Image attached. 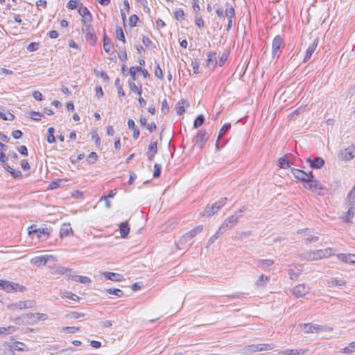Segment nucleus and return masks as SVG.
I'll list each match as a JSON object with an SVG mask.
<instances>
[{
    "mask_svg": "<svg viewBox=\"0 0 355 355\" xmlns=\"http://www.w3.org/2000/svg\"><path fill=\"white\" fill-rule=\"evenodd\" d=\"M333 251V249L327 248L326 249L306 252L302 254V257L306 261H317L331 256L334 254Z\"/></svg>",
    "mask_w": 355,
    "mask_h": 355,
    "instance_id": "f257e3e1",
    "label": "nucleus"
},
{
    "mask_svg": "<svg viewBox=\"0 0 355 355\" xmlns=\"http://www.w3.org/2000/svg\"><path fill=\"white\" fill-rule=\"evenodd\" d=\"M227 202V198L226 197L220 198L219 200L215 202L212 204H208L204 211L202 213L203 216L211 217L215 213H216L219 209H221Z\"/></svg>",
    "mask_w": 355,
    "mask_h": 355,
    "instance_id": "f03ea898",
    "label": "nucleus"
},
{
    "mask_svg": "<svg viewBox=\"0 0 355 355\" xmlns=\"http://www.w3.org/2000/svg\"><path fill=\"white\" fill-rule=\"evenodd\" d=\"M0 287H1L2 289H3L7 293L17 291L23 292L26 289V288L22 285L2 279H0Z\"/></svg>",
    "mask_w": 355,
    "mask_h": 355,
    "instance_id": "7ed1b4c3",
    "label": "nucleus"
},
{
    "mask_svg": "<svg viewBox=\"0 0 355 355\" xmlns=\"http://www.w3.org/2000/svg\"><path fill=\"white\" fill-rule=\"evenodd\" d=\"M207 139V132L205 129H201L197 132L192 141L195 146H197L200 150H202Z\"/></svg>",
    "mask_w": 355,
    "mask_h": 355,
    "instance_id": "20e7f679",
    "label": "nucleus"
},
{
    "mask_svg": "<svg viewBox=\"0 0 355 355\" xmlns=\"http://www.w3.org/2000/svg\"><path fill=\"white\" fill-rule=\"evenodd\" d=\"M284 48L283 39L280 35H277L272 42V57L275 58L276 56L279 57Z\"/></svg>",
    "mask_w": 355,
    "mask_h": 355,
    "instance_id": "39448f33",
    "label": "nucleus"
},
{
    "mask_svg": "<svg viewBox=\"0 0 355 355\" xmlns=\"http://www.w3.org/2000/svg\"><path fill=\"white\" fill-rule=\"evenodd\" d=\"M225 6V16L228 19L227 31H229L232 28L233 23L235 21V10L234 6L229 2H226Z\"/></svg>",
    "mask_w": 355,
    "mask_h": 355,
    "instance_id": "423d86ee",
    "label": "nucleus"
},
{
    "mask_svg": "<svg viewBox=\"0 0 355 355\" xmlns=\"http://www.w3.org/2000/svg\"><path fill=\"white\" fill-rule=\"evenodd\" d=\"M203 230V226L202 225H198L195 227L193 229L190 230L189 232H187L185 234H184L182 238L180 239L178 241V244H182L194 238L196 235H198L199 233H200Z\"/></svg>",
    "mask_w": 355,
    "mask_h": 355,
    "instance_id": "0eeeda50",
    "label": "nucleus"
},
{
    "mask_svg": "<svg viewBox=\"0 0 355 355\" xmlns=\"http://www.w3.org/2000/svg\"><path fill=\"white\" fill-rule=\"evenodd\" d=\"M266 348V344H252L242 347L239 352L242 354H250L253 352L263 351Z\"/></svg>",
    "mask_w": 355,
    "mask_h": 355,
    "instance_id": "6e6552de",
    "label": "nucleus"
},
{
    "mask_svg": "<svg viewBox=\"0 0 355 355\" xmlns=\"http://www.w3.org/2000/svg\"><path fill=\"white\" fill-rule=\"evenodd\" d=\"M51 273L54 275H65L68 279L73 277L72 275H71V269L64 267V266H59V265H55V266H51Z\"/></svg>",
    "mask_w": 355,
    "mask_h": 355,
    "instance_id": "1a4fd4ad",
    "label": "nucleus"
},
{
    "mask_svg": "<svg viewBox=\"0 0 355 355\" xmlns=\"http://www.w3.org/2000/svg\"><path fill=\"white\" fill-rule=\"evenodd\" d=\"M304 187L313 192H316L318 190L323 189L322 184L315 179L311 173L309 180H307L305 182Z\"/></svg>",
    "mask_w": 355,
    "mask_h": 355,
    "instance_id": "9d476101",
    "label": "nucleus"
},
{
    "mask_svg": "<svg viewBox=\"0 0 355 355\" xmlns=\"http://www.w3.org/2000/svg\"><path fill=\"white\" fill-rule=\"evenodd\" d=\"M240 216L232 215L225 219L221 225L219 227L220 230H223L224 232L227 229H232L239 221Z\"/></svg>",
    "mask_w": 355,
    "mask_h": 355,
    "instance_id": "9b49d317",
    "label": "nucleus"
},
{
    "mask_svg": "<svg viewBox=\"0 0 355 355\" xmlns=\"http://www.w3.org/2000/svg\"><path fill=\"white\" fill-rule=\"evenodd\" d=\"M28 234L30 236L36 235L37 239L40 241H46L50 234L49 230L46 227L42 229H35L33 230H29Z\"/></svg>",
    "mask_w": 355,
    "mask_h": 355,
    "instance_id": "f8f14e48",
    "label": "nucleus"
},
{
    "mask_svg": "<svg viewBox=\"0 0 355 355\" xmlns=\"http://www.w3.org/2000/svg\"><path fill=\"white\" fill-rule=\"evenodd\" d=\"M206 67L214 70L218 64L217 53L216 51H209L207 54Z\"/></svg>",
    "mask_w": 355,
    "mask_h": 355,
    "instance_id": "ddd939ff",
    "label": "nucleus"
},
{
    "mask_svg": "<svg viewBox=\"0 0 355 355\" xmlns=\"http://www.w3.org/2000/svg\"><path fill=\"white\" fill-rule=\"evenodd\" d=\"M339 157L341 159L350 160L355 157V149L353 146H349L340 151Z\"/></svg>",
    "mask_w": 355,
    "mask_h": 355,
    "instance_id": "4468645a",
    "label": "nucleus"
},
{
    "mask_svg": "<svg viewBox=\"0 0 355 355\" xmlns=\"http://www.w3.org/2000/svg\"><path fill=\"white\" fill-rule=\"evenodd\" d=\"M317 328L318 327L316 324H313L311 323L300 324L297 327V329L304 334L317 332Z\"/></svg>",
    "mask_w": 355,
    "mask_h": 355,
    "instance_id": "2eb2a0df",
    "label": "nucleus"
},
{
    "mask_svg": "<svg viewBox=\"0 0 355 355\" xmlns=\"http://www.w3.org/2000/svg\"><path fill=\"white\" fill-rule=\"evenodd\" d=\"M291 174L297 179L303 181L304 182H306L307 180H309L311 173L308 174L304 171L296 169V168H292L291 169Z\"/></svg>",
    "mask_w": 355,
    "mask_h": 355,
    "instance_id": "dca6fc26",
    "label": "nucleus"
},
{
    "mask_svg": "<svg viewBox=\"0 0 355 355\" xmlns=\"http://www.w3.org/2000/svg\"><path fill=\"white\" fill-rule=\"evenodd\" d=\"M309 288L304 284L295 286L293 289V293L297 297L304 296L309 293Z\"/></svg>",
    "mask_w": 355,
    "mask_h": 355,
    "instance_id": "f3484780",
    "label": "nucleus"
},
{
    "mask_svg": "<svg viewBox=\"0 0 355 355\" xmlns=\"http://www.w3.org/2000/svg\"><path fill=\"white\" fill-rule=\"evenodd\" d=\"M50 259H54V257L52 255L35 257L31 259V263L37 266H40L42 264L45 265Z\"/></svg>",
    "mask_w": 355,
    "mask_h": 355,
    "instance_id": "a211bd4d",
    "label": "nucleus"
},
{
    "mask_svg": "<svg viewBox=\"0 0 355 355\" xmlns=\"http://www.w3.org/2000/svg\"><path fill=\"white\" fill-rule=\"evenodd\" d=\"M306 162L310 164L312 168H321L324 164V160L321 157H316L313 159L310 157L307 158Z\"/></svg>",
    "mask_w": 355,
    "mask_h": 355,
    "instance_id": "6ab92c4d",
    "label": "nucleus"
},
{
    "mask_svg": "<svg viewBox=\"0 0 355 355\" xmlns=\"http://www.w3.org/2000/svg\"><path fill=\"white\" fill-rule=\"evenodd\" d=\"M318 38H315L313 40V42L309 46L303 60L304 62H307L311 58V55H313V52L315 51L318 46Z\"/></svg>",
    "mask_w": 355,
    "mask_h": 355,
    "instance_id": "aec40b11",
    "label": "nucleus"
},
{
    "mask_svg": "<svg viewBox=\"0 0 355 355\" xmlns=\"http://www.w3.org/2000/svg\"><path fill=\"white\" fill-rule=\"evenodd\" d=\"M338 259L346 263H355V254L340 253L337 255Z\"/></svg>",
    "mask_w": 355,
    "mask_h": 355,
    "instance_id": "412c9836",
    "label": "nucleus"
},
{
    "mask_svg": "<svg viewBox=\"0 0 355 355\" xmlns=\"http://www.w3.org/2000/svg\"><path fill=\"white\" fill-rule=\"evenodd\" d=\"M157 141H150V145L148 146V151H147V153H146V155L148 158V159L150 161H151L155 155L157 153Z\"/></svg>",
    "mask_w": 355,
    "mask_h": 355,
    "instance_id": "4be33fe9",
    "label": "nucleus"
},
{
    "mask_svg": "<svg viewBox=\"0 0 355 355\" xmlns=\"http://www.w3.org/2000/svg\"><path fill=\"white\" fill-rule=\"evenodd\" d=\"M73 235V230L69 223H64L62 225L60 230V236L61 238Z\"/></svg>",
    "mask_w": 355,
    "mask_h": 355,
    "instance_id": "5701e85b",
    "label": "nucleus"
},
{
    "mask_svg": "<svg viewBox=\"0 0 355 355\" xmlns=\"http://www.w3.org/2000/svg\"><path fill=\"white\" fill-rule=\"evenodd\" d=\"M36 317L37 316L35 315V313H32L23 315V324H33L34 323H37V319Z\"/></svg>",
    "mask_w": 355,
    "mask_h": 355,
    "instance_id": "b1692460",
    "label": "nucleus"
},
{
    "mask_svg": "<svg viewBox=\"0 0 355 355\" xmlns=\"http://www.w3.org/2000/svg\"><path fill=\"white\" fill-rule=\"evenodd\" d=\"M103 275L106 279L112 281L120 282L123 279V275L119 273L105 272Z\"/></svg>",
    "mask_w": 355,
    "mask_h": 355,
    "instance_id": "393cba45",
    "label": "nucleus"
},
{
    "mask_svg": "<svg viewBox=\"0 0 355 355\" xmlns=\"http://www.w3.org/2000/svg\"><path fill=\"white\" fill-rule=\"evenodd\" d=\"M128 127L129 129L132 130L133 131L132 137L135 139H137L139 137V130L137 128L135 121L132 119H128Z\"/></svg>",
    "mask_w": 355,
    "mask_h": 355,
    "instance_id": "a878e982",
    "label": "nucleus"
},
{
    "mask_svg": "<svg viewBox=\"0 0 355 355\" xmlns=\"http://www.w3.org/2000/svg\"><path fill=\"white\" fill-rule=\"evenodd\" d=\"M11 306L12 308H15V309H27L28 307H32L33 302H31V301H19V302L12 304Z\"/></svg>",
    "mask_w": 355,
    "mask_h": 355,
    "instance_id": "bb28decb",
    "label": "nucleus"
},
{
    "mask_svg": "<svg viewBox=\"0 0 355 355\" xmlns=\"http://www.w3.org/2000/svg\"><path fill=\"white\" fill-rule=\"evenodd\" d=\"M119 232L121 238H126L130 232V227L127 221L123 222L119 225Z\"/></svg>",
    "mask_w": 355,
    "mask_h": 355,
    "instance_id": "cd10ccee",
    "label": "nucleus"
},
{
    "mask_svg": "<svg viewBox=\"0 0 355 355\" xmlns=\"http://www.w3.org/2000/svg\"><path fill=\"white\" fill-rule=\"evenodd\" d=\"M103 43L104 51L106 53H109L110 49L112 47V44L110 38L107 36L105 30L103 31Z\"/></svg>",
    "mask_w": 355,
    "mask_h": 355,
    "instance_id": "c85d7f7f",
    "label": "nucleus"
},
{
    "mask_svg": "<svg viewBox=\"0 0 355 355\" xmlns=\"http://www.w3.org/2000/svg\"><path fill=\"white\" fill-rule=\"evenodd\" d=\"M345 282L341 279H338L336 278H331L327 281V285L329 287H334V286H342L345 285Z\"/></svg>",
    "mask_w": 355,
    "mask_h": 355,
    "instance_id": "c756f323",
    "label": "nucleus"
},
{
    "mask_svg": "<svg viewBox=\"0 0 355 355\" xmlns=\"http://www.w3.org/2000/svg\"><path fill=\"white\" fill-rule=\"evenodd\" d=\"M349 208L345 214V220L349 221L350 218H352L355 212V202H352V204H348Z\"/></svg>",
    "mask_w": 355,
    "mask_h": 355,
    "instance_id": "7c9ffc66",
    "label": "nucleus"
},
{
    "mask_svg": "<svg viewBox=\"0 0 355 355\" xmlns=\"http://www.w3.org/2000/svg\"><path fill=\"white\" fill-rule=\"evenodd\" d=\"M128 86L130 87V89L132 91V92H136L138 94L139 96H141V93H142V89H141V86H137L135 83V81H130L129 80L128 81Z\"/></svg>",
    "mask_w": 355,
    "mask_h": 355,
    "instance_id": "2f4dec72",
    "label": "nucleus"
},
{
    "mask_svg": "<svg viewBox=\"0 0 355 355\" xmlns=\"http://www.w3.org/2000/svg\"><path fill=\"white\" fill-rule=\"evenodd\" d=\"M72 278H71V279H73L75 280L76 282H80V283H83V284H89L91 282V279L87 277H85V276H81V275H72Z\"/></svg>",
    "mask_w": 355,
    "mask_h": 355,
    "instance_id": "473e14b6",
    "label": "nucleus"
},
{
    "mask_svg": "<svg viewBox=\"0 0 355 355\" xmlns=\"http://www.w3.org/2000/svg\"><path fill=\"white\" fill-rule=\"evenodd\" d=\"M205 116L202 114L198 115L194 121L193 128H198L200 127L205 122Z\"/></svg>",
    "mask_w": 355,
    "mask_h": 355,
    "instance_id": "72a5a7b5",
    "label": "nucleus"
},
{
    "mask_svg": "<svg viewBox=\"0 0 355 355\" xmlns=\"http://www.w3.org/2000/svg\"><path fill=\"white\" fill-rule=\"evenodd\" d=\"M116 38L120 41H122L123 43L125 42V38L123 33V31L121 27H117L115 31Z\"/></svg>",
    "mask_w": 355,
    "mask_h": 355,
    "instance_id": "f704fd0d",
    "label": "nucleus"
},
{
    "mask_svg": "<svg viewBox=\"0 0 355 355\" xmlns=\"http://www.w3.org/2000/svg\"><path fill=\"white\" fill-rule=\"evenodd\" d=\"M85 39L91 45H94L97 40L96 36L94 34V32L86 34Z\"/></svg>",
    "mask_w": 355,
    "mask_h": 355,
    "instance_id": "c9c22d12",
    "label": "nucleus"
},
{
    "mask_svg": "<svg viewBox=\"0 0 355 355\" xmlns=\"http://www.w3.org/2000/svg\"><path fill=\"white\" fill-rule=\"evenodd\" d=\"M55 129L53 127H50L48 129V136H47V141L49 144H53L55 141V138L54 136Z\"/></svg>",
    "mask_w": 355,
    "mask_h": 355,
    "instance_id": "e433bc0d",
    "label": "nucleus"
},
{
    "mask_svg": "<svg viewBox=\"0 0 355 355\" xmlns=\"http://www.w3.org/2000/svg\"><path fill=\"white\" fill-rule=\"evenodd\" d=\"M224 234L223 230H220V228L215 232V234L209 239L207 242V245H211L219 237L220 234Z\"/></svg>",
    "mask_w": 355,
    "mask_h": 355,
    "instance_id": "4c0bfd02",
    "label": "nucleus"
},
{
    "mask_svg": "<svg viewBox=\"0 0 355 355\" xmlns=\"http://www.w3.org/2000/svg\"><path fill=\"white\" fill-rule=\"evenodd\" d=\"M291 163L284 157H281L278 160V165L282 168H287L291 166Z\"/></svg>",
    "mask_w": 355,
    "mask_h": 355,
    "instance_id": "58836bf2",
    "label": "nucleus"
},
{
    "mask_svg": "<svg viewBox=\"0 0 355 355\" xmlns=\"http://www.w3.org/2000/svg\"><path fill=\"white\" fill-rule=\"evenodd\" d=\"M42 116H43V115L39 112L31 111L29 112V117L34 121H40Z\"/></svg>",
    "mask_w": 355,
    "mask_h": 355,
    "instance_id": "ea45409f",
    "label": "nucleus"
},
{
    "mask_svg": "<svg viewBox=\"0 0 355 355\" xmlns=\"http://www.w3.org/2000/svg\"><path fill=\"white\" fill-rule=\"evenodd\" d=\"M107 293L117 297H121L123 295V291L119 288H109L107 290Z\"/></svg>",
    "mask_w": 355,
    "mask_h": 355,
    "instance_id": "a19ab883",
    "label": "nucleus"
},
{
    "mask_svg": "<svg viewBox=\"0 0 355 355\" xmlns=\"http://www.w3.org/2000/svg\"><path fill=\"white\" fill-rule=\"evenodd\" d=\"M230 127L231 125L230 123H226L223 125L220 130L218 139L223 137V135L230 129Z\"/></svg>",
    "mask_w": 355,
    "mask_h": 355,
    "instance_id": "79ce46f5",
    "label": "nucleus"
},
{
    "mask_svg": "<svg viewBox=\"0 0 355 355\" xmlns=\"http://www.w3.org/2000/svg\"><path fill=\"white\" fill-rule=\"evenodd\" d=\"M355 186L352 189L349 193L347 195V203L352 204V202H355Z\"/></svg>",
    "mask_w": 355,
    "mask_h": 355,
    "instance_id": "37998d69",
    "label": "nucleus"
},
{
    "mask_svg": "<svg viewBox=\"0 0 355 355\" xmlns=\"http://www.w3.org/2000/svg\"><path fill=\"white\" fill-rule=\"evenodd\" d=\"M175 17L178 21H182L184 19V12L182 8L178 9L175 12Z\"/></svg>",
    "mask_w": 355,
    "mask_h": 355,
    "instance_id": "c03bdc74",
    "label": "nucleus"
},
{
    "mask_svg": "<svg viewBox=\"0 0 355 355\" xmlns=\"http://www.w3.org/2000/svg\"><path fill=\"white\" fill-rule=\"evenodd\" d=\"M305 352V351L303 350H297V349H286L282 352L284 354H288V355H297V354H302Z\"/></svg>",
    "mask_w": 355,
    "mask_h": 355,
    "instance_id": "a18cd8bd",
    "label": "nucleus"
},
{
    "mask_svg": "<svg viewBox=\"0 0 355 355\" xmlns=\"http://www.w3.org/2000/svg\"><path fill=\"white\" fill-rule=\"evenodd\" d=\"M0 119H2L4 121H12L15 119V116L10 112L5 114L0 112Z\"/></svg>",
    "mask_w": 355,
    "mask_h": 355,
    "instance_id": "49530a36",
    "label": "nucleus"
},
{
    "mask_svg": "<svg viewBox=\"0 0 355 355\" xmlns=\"http://www.w3.org/2000/svg\"><path fill=\"white\" fill-rule=\"evenodd\" d=\"M343 352L346 354H352L355 351V341L349 343L348 347H345Z\"/></svg>",
    "mask_w": 355,
    "mask_h": 355,
    "instance_id": "de8ad7c7",
    "label": "nucleus"
},
{
    "mask_svg": "<svg viewBox=\"0 0 355 355\" xmlns=\"http://www.w3.org/2000/svg\"><path fill=\"white\" fill-rule=\"evenodd\" d=\"M94 32L93 27L91 26V24H83L82 26V33L85 35Z\"/></svg>",
    "mask_w": 355,
    "mask_h": 355,
    "instance_id": "09e8293b",
    "label": "nucleus"
},
{
    "mask_svg": "<svg viewBox=\"0 0 355 355\" xmlns=\"http://www.w3.org/2000/svg\"><path fill=\"white\" fill-rule=\"evenodd\" d=\"M191 65L193 67V73L195 74H199L200 73L199 70L200 62L198 60H194L192 61Z\"/></svg>",
    "mask_w": 355,
    "mask_h": 355,
    "instance_id": "8fccbe9b",
    "label": "nucleus"
},
{
    "mask_svg": "<svg viewBox=\"0 0 355 355\" xmlns=\"http://www.w3.org/2000/svg\"><path fill=\"white\" fill-rule=\"evenodd\" d=\"M78 11L81 17L87 15L90 13L88 8L87 7L84 6L83 4L80 5Z\"/></svg>",
    "mask_w": 355,
    "mask_h": 355,
    "instance_id": "3c124183",
    "label": "nucleus"
},
{
    "mask_svg": "<svg viewBox=\"0 0 355 355\" xmlns=\"http://www.w3.org/2000/svg\"><path fill=\"white\" fill-rule=\"evenodd\" d=\"M155 76L159 80L163 79V73L162 70L159 67V64H156L155 69Z\"/></svg>",
    "mask_w": 355,
    "mask_h": 355,
    "instance_id": "603ef678",
    "label": "nucleus"
},
{
    "mask_svg": "<svg viewBox=\"0 0 355 355\" xmlns=\"http://www.w3.org/2000/svg\"><path fill=\"white\" fill-rule=\"evenodd\" d=\"M317 326L318 327L317 328V332L319 331L323 332H331L333 331V328L329 326L319 324H317Z\"/></svg>",
    "mask_w": 355,
    "mask_h": 355,
    "instance_id": "864d4df0",
    "label": "nucleus"
},
{
    "mask_svg": "<svg viewBox=\"0 0 355 355\" xmlns=\"http://www.w3.org/2000/svg\"><path fill=\"white\" fill-rule=\"evenodd\" d=\"M161 173V165L155 163L154 164V172H153V178H157L160 176Z\"/></svg>",
    "mask_w": 355,
    "mask_h": 355,
    "instance_id": "5fc2aeb1",
    "label": "nucleus"
},
{
    "mask_svg": "<svg viewBox=\"0 0 355 355\" xmlns=\"http://www.w3.org/2000/svg\"><path fill=\"white\" fill-rule=\"evenodd\" d=\"M17 329V327L15 326H8V327H3V331H4V335H8L10 334H12L15 332Z\"/></svg>",
    "mask_w": 355,
    "mask_h": 355,
    "instance_id": "6e6d98bb",
    "label": "nucleus"
},
{
    "mask_svg": "<svg viewBox=\"0 0 355 355\" xmlns=\"http://www.w3.org/2000/svg\"><path fill=\"white\" fill-rule=\"evenodd\" d=\"M161 111L164 114L169 112V106L168 105L166 99H164L162 101Z\"/></svg>",
    "mask_w": 355,
    "mask_h": 355,
    "instance_id": "4d7b16f0",
    "label": "nucleus"
},
{
    "mask_svg": "<svg viewBox=\"0 0 355 355\" xmlns=\"http://www.w3.org/2000/svg\"><path fill=\"white\" fill-rule=\"evenodd\" d=\"M139 20L138 16L137 15H132L130 17V26L131 27H135L137 26V23Z\"/></svg>",
    "mask_w": 355,
    "mask_h": 355,
    "instance_id": "13d9d810",
    "label": "nucleus"
},
{
    "mask_svg": "<svg viewBox=\"0 0 355 355\" xmlns=\"http://www.w3.org/2000/svg\"><path fill=\"white\" fill-rule=\"evenodd\" d=\"M98 158V155L95 152H92L87 157V161L89 164H94Z\"/></svg>",
    "mask_w": 355,
    "mask_h": 355,
    "instance_id": "bf43d9fd",
    "label": "nucleus"
},
{
    "mask_svg": "<svg viewBox=\"0 0 355 355\" xmlns=\"http://www.w3.org/2000/svg\"><path fill=\"white\" fill-rule=\"evenodd\" d=\"M10 174L15 179H21L23 177L21 171L19 170L12 169V171H10Z\"/></svg>",
    "mask_w": 355,
    "mask_h": 355,
    "instance_id": "052dcab7",
    "label": "nucleus"
},
{
    "mask_svg": "<svg viewBox=\"0 0 355 355\" xmlns=\"http://www.w3.org/2000/svg\"><path fill=\"white\" fill-rule=\"evenodd\" d=\"M192 7L193 10L196 12V15L198 16V12L200 10V7L199 6V1L198 0H193L192 1Z\"/></svg>",
    "mask_w": 355,
    "mask_h": 355,
    "instance_id": "680f3d73",
    "label": "nucleus"
},
{
    "mask_svg": "<svg viewBox=\"0 0 355 355\" xmlns=\"http://www.w3.org/2000/svg\"><path fill=\"white\" fill-rule=\"evenodd\" d=\"M195 19H196V25L199 28H202L205 26L204 20L202 19V18L201 17L196 15Z\"/></svg>",
    "mask_w": 355,
    "mask_h": 355,
    "instance_id": "e2e57ef3",
    "label": "nucleus"
},
{
    "mask_svg": "<svg viewBox=\"0 0 355 355\" xmlns=\"http://www.w3.org/2000/svg\"><path fill=\"white\" fill-rule=\"evenodd\" d=\"M19 345L24 346L25 344L22 342L17 341L12 344L11 347L17 351H24V349L22 347H19Z\"/></svg>",
    "mask_w": 355,
    "mask_h": 355,
    "instance_id": "0e129e2a",
    "label": "nucleus"
},
{
    "mask_svg": "<svg viewBox=\"0 0 355 355\" xmlns=\"http://www.w3.org/2000/svg\"><path fill=\"white\" fill-rule=\"evenodd\" d=\"M92 20V16L91 12L87 15L82 17V23L83 24H90L89 23Z\"/></svg>",
    "mask_w": 355,
    "mask_h": 355,
    "instance_id": "69168bd1",
    "label": "nucleus"
},
{
    "mask_svg": "<svg viewBox=\"0 0 355 355\" xmlns=\"http://www.w3.org/2000/svg\"><path fill=\"white\" fill-rule=\"evenodd\" d=\"M78 6V1L77 0H69L67 4V7L69 9H76Z\"/></svg>",
    "mask_w": 355,
    "mask_h": 355,
    "instance_id": "338daca9",
    "label": "nucleus"
},
{
    "mask_svg": "<svg viewBox=\"0 0 355 355\" xmlns=\"http://www.w3.org/2000/svg\"><path fill=\"white\" fill-rule=\"evenodd\" d=\"M142 42L147 48L149 49L151 48V45L153 44V42L150 40V39L146 36H143Z\"/></svg>",
    "mask_w": 355,
    "mask_h": 355,
    "instance_id": "774afa93",
    "label": "nucleus"
}]
</instances>
